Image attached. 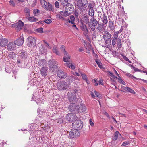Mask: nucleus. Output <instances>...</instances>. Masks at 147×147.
<instances>
[{
  "label": "nucleus",
  "instance_id": "obj_9",
  "mask_svg": "<svg viewBox=\"0 0 147 147\" xmlns=\"http://www.w3.org/2000/svg\"><path fill=\"white\" fill-rule=\"evenodd\" d=\"M88 3L87 0H78L77 1V6L79 9L82 10V7H84Z\"/></svg>",
  "mask_w": 147,
  "mask_h": 147
},
{
  "label": "nucleus",
  "instance_id": "obj_38",
  "mask_svg": "<svg viewBox=\"0 0 147 147\" xmlns=\"http://www.w3.org/2000/svg\"><path fill=\"white\" fill-rule=\"evenodd\" d=\"M24 11L26 13V17H29L30 16V9L28 8H26L24 9Z\"/></svg>",
  "mask_w": 147,
  "mask_h": 147
},
{
  "label": "nucleus",
  "instance_id": "obj_3",
  "mask_svg": "<svg viewBox=\"0 0 147 147\" xmlns=\"http://www.w3.org/2000/svg\"><path fill=\"white\" fill-rule=\"evenodd\" d=\"M70 84L64 81L59 82L57 84L58 88L59 90H65L69 87Z\"/></svg>",
  "mask_w": 147,
  "mask_h": 147
},
{
  "label": "nucleus",
  "instance_id": "obj_29",
  "mask_svg": "<svg viewBox=\"0 0 147 147\" xmlns=\"http://www.w3.org/2000/svg\"><path fill=\"white\" fill-rule=\"evenodd\" d=\"M46 63V61L44 59L40 60L38 62V64L40 66H45Z\"/></svg>",
  "mask_w": 147,
  "mask_h": 147
},
{
  "label": "nucleus",
  "instance_id": "obj_58",
  "mask_svg": "<svg viewBox=\"0 0 147 147\" xmlns=\"http://www.w3.org/2000/svg\"><path fill=\"white\" fill-rule=\"evenodd\" d=\"M36 3H37V1L36 0H35L34 1V2H33V3H32V4L31 5V7H34L36 4Z\"/></svg>",
  "mask_w": 147,
  "mask_h": 147
},
{
  "label": "nucleus",
  "instance_id": "obj_4",
  "mask_svg": "<svg viewBox=\"0 0 147 147\" xmlns=\"http://www.w3.org/2000/svg\"><path fill=\"white\" fill-rule=\"evenodd\" d=\"M98 23V21L94 17H92L90 19L89 25L92 31L94 30L96 26L97 25Z\"/></svg>",
  "mask_w": 147,
  "mask_h": 147
},
{
  "label": "nucleus",
  "instance_id": "obj_48",
  "mask_svg": "<svg viewBox=\"0 0 147 147\" xmlns=\"http://www.w3.org/2000/svg\"><path fill=\"white\" fill-rule=\"evenodd\" d=\"M60 48L61 51L63 52L64 54H65V53H67V52L65 49V46H61Z\"/></svg>",
  "mask_w": 147,
  "mask_h": 147
},
{
  "label": "nucleus",
  "instance_id": "obj_47",
  "mask_svg": "<svg viewBox=\"0 0 147 147\" xmlns=\"http://www.w3.org/2000/svg\"><path fill=\"white\" fill-rule=\"evenodd\" d=\"M56 18L58 19H61L62 20H65V18L63 17L62 15L60 14H58L56 15Z\"/></svg>",
  "mask_w": 147,
  "mask_h": 147
},
{
  "label": "nucleus",
  "instance_id": "obj_45",
  "mask_svg": "<svg viewBox=\"0 0 147 147\" xmlns=\"http://www.w3.org/2000/svg\"><path fill=\"white\" fill-rule=\"evenodd\" d=\"M44 101V100L42 99L39 98L36 100V102L38 104H40L42 103Z\"/></svg>",
  "mask_w": 147,
  "mask_h": 147
},
{
  "label": "nucleus",
  "instance_id": "obj_42",
  "mask_svg": "<svg viewBox=\"0 0 147 147\" xmlns=\"http://www.w3.org/2000/svg\"><path fill=\"white\" fill-rule=\"evenodd\" d=\"M117 44L118 48H121L122 46V45L121 44V40L119 38L117 39Z\"/></svg>",
  "mask_w": 147,
  "mask_h": 147
},
{
  "label": "nucleus",
  "instance_id": "obj_57",
  "mask_svg": "<svg viewBox=\"0 0 147 147\" xmlns=\"http://www.w3.org/2000/svg\"><path fill=\"white\" fill-rule=\"evenodd\" d=\"M103 81L102 80L100 79L99 81L98 84L99 85H103Z\"/></svg>",
  "mask_w": 147,
  "mask_h": 147
},
{
  "label": "nucleus",
  "instance_id": "obj_28",
  "mask_svg": "<svg viewBox=\"0 0 147 147\" xmlns=\"http://www.w3.org/2000/svg\"><path fill=\"white\" fill-rule=\"evenodd\" d=\"M109 26L110 29L112 31L114 30L115 26H114V22L112 21H109Z\"/></svg>",
  "mask_w": 147,
  "mask_h": 147
},
{
  "label": "nucleus",
  "instance_id": "obj_31",
  "mask_svg": "<svg viewBox=\"0 0 147 147\" xmlns=\"http://www.w3.org/2000/svg\"><path fill=\"white\" fill-rule=\"evenodd\" d=\"M27 19L28 20L31 22H36L38 20V19L33 17H27Z\"/></svg>",
  "mask_w": 147,
  "mask_h": 147
},
{
  "label": "nucleus",
  "instance_id": "obj_61",
  "mask_svg": "<svg viewBox=\"0 0 147 147\" xmlns=\"http://www.w3.org/2000/svg\"><path fill=\"white\" fill-rule=\"evenodd\" d=\"M88 7L90 9H93L92 4L91 3H89L88 5Z\"/></svg>",
  "mask_w": 147,
  "mask_h": 147
},
{
  "label": "nucleus",
  "instance_id": "obj_53",
  "mask_svg": "<svg viewBox=\"0 0 147 147\" xmlns=\"http://www.w3.org/2000/svg\"><path fill=\"white\" fill-rule=\"evenodd\" d=\"M9 4L11 5L13 7H14L15 5V3L13 0H10L9 2Z\"/></svg>",
  "mask_w": 147,
  "mask_h": 147
},
{
  "label": "nucleus",
  "instance_id": "obj_60",
  "mask_svg": "<svg viewBox=\"0 0 147 147\" xmlns=\"http://www.w3.org/2000/svg\"><path fill=\"white\" fill-rule=\"evenodd\" d=\"M128 88V87H125L124 86H123L121 87V88L122 89H123L124 90L126 91H127V89H128L127 88Z\"/></svg>",
  "mask_w": 147,
  "mask_h": 147
},
{
  "label": "nucleus",
  "instance_id": "obj_54",
  "mask_svg": "<svg viewBox=\"0 0 147 147\" xmlns=\"http://www.w3.org/2000/svg\"><path fill=\"white\" fill-rule=\"evenodd\" d=\"M120 33H121V32H119V31L115 32H114L113 36L118 38V34Z\"/></svg>",
  "mask_w": 147,
  "mask_h": 147
},
{
  "label": "nucleus",
  "instance_id": "obj_18",
  "mask_svg": "<svg viewBox=\"0 0 147 147\" xmlns=\"http://www.w3.org/2000/svg\"><path fill=\"white\" fill-rule=\"evenodd\" d=\"M57 74L58 77L61 78H65L67 76L66 73L61 70H58L57 72Z\"/></svg>",
  "mask_w": 147,
  "mask_h": 147
},
{
  "label": "nucleus",
  "instance_id": "obj_46",
  "mask_svg": "<svg viewBox=\"0 0 147 147\" xmlns=\"http://www.w3.org/2000/svg\"><path fill=\"white\" fill-rule=\"evenodd\" d=\"M125 73L126 74V75L128 77H129L131 78H134L135 79H137V78L136 77H134L133 75L130 74L129 73Z\"/></svg>",
  "mask_w": 147,
  "mask_h": 147
},
{
  "label": "nucleus",
  "instance_id": "obj_41",
  "mask_svg": "<svg viewBox=\"0 0 147 147\" xmlns=\"http://www.w3.org/2000/svg\"><path fill=\"white\" fill-rule=\"evenodd\" d=\"M94 11L93 9H90L89 11L88 12V15L89 16H90L92 17H94Z\"/></svg>",
  "mask_w": 147,
  "mask_h": 147
},
{
  "label": "nucleus",
  "instance_id": "obj_43",
  "mask_svg": "<svg viewBox=\"0 0 147 147\" xmlns=\"http://www.w3.org/2000/svg\"><path fill=\"white\" fill-rule=\"evenodd\" d=\"M80 73L81 74L83 80H87L88 79L87 77L86 74L82 73L80 72Z\"/></svg>",
  "mask_w": 147,
  "mask_h": 147
},
{
  "label": "nucleus",
  "instance_id": "obj_10",
  "mask_svg": "<svg viewBox=\"0 0 147 147\" xmlns=\"http://www.w3.org/2000/svg\"><path fill=\"white\" fill-rule=\"evenodd\" d=\"M89 16L87 13L84 14L80 20L81 24H87L89 23Z\"/></svg>",
  "mask_w": 147,
  "mask_h": 147
},
{
  "label": "nucleus",
  "instance_id": "obj_1",
  "mask_svg": "<svg viewBox=\"0 0 147 147\" xmlns=\"http://www.w3.org/2000/svg\"><path fill=\"white\" fill-rule=\"evenodd\" d=\"M48 63L49 68L51 70L54 71L58 67V63L54 59L49 60Z\"/></svg>",
  "mask_w": 147,
  "mask_h": 147
},
{
  "label": "nucleus",
  "instance_id": "obj_19",
  "mask_svg": "<svg viewBox=\"0 0 147 147\" xmlns=\"http://www.w3.org/2000/svg\"><path fill=\"white\" fill-rule=\"evenodd\" d=\"M98 26L97 27V29H98L100 32L102 31L105 29L106 26L103 23H100L98 22Z\"/></svg>",
  "mask_w": 147,
  "mask_h": 147
},
{
  "label": "nucleus",
  "instance_id": "obj_20",
  "mask_svg": "<svg viewBox=\"0 0 147 147\" xmlns=\"http://www.w3.org/2000/svg\"><path fill=\"white\" fill-rule=\"evenodd\" d=\"M48 68L45 67L41 68L40 70V74L42 76L45 77L47 75Z\"/></svg>",
  "mask_w": 147,
  "mask_h": 147
},
{
  "label": "nucleus",
  "instance_id": "obj_52",
  "mask_svg": "<svg viewBox=\"0 0 147 147\" xmlns=\"http://www.w3.org/2000/svg\"><path fill=\"white\" fill-rule=\"evenodd\" d=\"M127 88L128 89L127 91L133 94H134L135 93V91L132 89L130 88L129 87L128 88Z\"/></svg>",
  "mask_w": 147,
  "mask_h": 147
},
{
  "label": "nucleus",
  "instance_id": "obj_55",
  "mask_svg": "<svg viewBox=\"0 0 147 147\" xmlns=\"http://www.w3.org/2000/svg\"><path fill=\"white\" fill-rule=\"evenodd\" d=\"M55 7L57 8H59V3L58 1H56L55 2Z\"/></svg>",
  "mask_w": 147,
  "mask_h": 147
},
{
  "label": "nucleus",
  "instance_id": "obj_11",
  "mask_svg": "<svg viewBox=\"0 0 147 147\" xmlns=\"http://www.w3.org/2000/svg\"><path fill=\"white\" fill-rule=\"evenodd\" d=\"M78 106L76 105V104H70L68 107V109L71 112L74 113H79V111L78 110Z\"/></svg>",
  "mask_w": 147,
  "mask_h": 147
},
{
  "label": "nucleus",
  "instance_id": "obj_21",
  "mask_svg": "<svg viewBox=\"0 0 147 147\" xmlns=\"http://www.w3.org/2000/svg\"><path fill=\"white\" fill-rule=\"evenodd\" d=\"M14 43L13 42H9L7 45V49L10 51H12L16 49V46Z\"/></svg>",
  "mask_w": 147,
  "mask_h": 147
},
{
  "label": "nucleus",
  "instance_id": "obj_63",
  "mask_svg": "<svg viewBox=\"0 0 147 147\" xmlns=\"http://www.w3.org/2000/svg\"><path fill=\"white\" fill-rule=\"evenodd\" d=\"M95 94V95L97 97L99 98V96L100 95V94L98 92L96 91H94Z\"/></svg>",
  "mask_w": 147,
  "mask_h": 147
},
{
  "label": "nucleus",
  "instance_id": "obj_17",
  "mask_svg": "<svg viewBox=\"0 0 147 147\" xmlns=\"http://www.w3.org/2000/svg\"><path fill=\"white\" fill-rule=\"evenodd\" d=\"M78 106V110L79 111V112L82 113L86 111V108L84 105L82 103H80V105H77Z\"/></svg>",
  "mask_w": 147,
  "mask_h": 147
},
{
  "label": "nucleus",
  "instance_id": "obj_26",
  "mask_svg": "<svg viewBox=\"0 0 147 147\" xmlns=\"http://www.w3.org/2000/svg\"><path fill=\"white\" fill-rule=\"evenodd\" d=\"M101 18L103 22V24L106 25L108 23V20L107 19V16L104 13L103 14V16Z\"/></svg>",
  "mask_w": 147,
  "mask_h": 147
},
{
  "label": "nucleus",
  "instance_id": "obj_62",
  "mask_svg": "<svg viewBox=\"0 0 147 147\" xmlns=\"http://www.w3.org/2000/svg\"><path fill=\"white\" fill-rule=\"evenodd\" d=\"M97 80L96 79H94L93 80V81L94 82V83H95V85L97 86L98 84V83L97 82Z\"/></svg>",
  "mask_w": 147,
  "mask_h": 147
},
{
  "label": "nucleus",
  "instance_id": "obj_24",
  "mask_svg": "<svg viewBox=\"0 0 147 147\" xmlns=\"http://www.w3.org/2000/svg\"><path fill=\"white\" fill-rule=\"evenodd\" d=\"M64 56L63 58L64 61L65 62H69L70 59V56L69 54L67 53H65V54H64Z\"/></svg>",
  "mask_w": 147,
  "mask_h": 147
},
{
  "label": "nucleus",
  "instance_id": "obj_8",
  "mask_svg": "<svg viewBox=\"0 0 147 147\" xmlns=\"http://www.w3.org/2000/svg\"><path fill=\"white\" fill-rule=\"evenodd\" d=\"M80 134L79 131L75 129H71L69 133V137L71 139L77 137Z\"/></svg>",
  "mask_w": 147,
  "mask_h": 147
},
{
  "label": "nucleus",
  "instance_id": "obj_2",
  "mask_svg": "<svg viewBox=\"0 0 147 147\" xmlns=\"http://www.w3.org/2000/svg\"><path fill=\"white\" fill-rule=\"evenodd\" d=\"M66 119L69 122L75 121L77 120L78 118L76 115L74 113H68L66 116Z\"/></svg>",
  "mask_w": 147,
  "mask_h": 147
},
{
  "label": "nucleus",
  "instance_id": "obj_59",
  "mask_svg": "<svg viewBox=\"0 0 147 147\" xmlns=\"http://www.w3.org/2000/svg\"><path fill=\"white\" fill-rule=\"evenodd\" d=\"M72 63H66L65 64V65H66L68 67L70 68L71 65Z\"/></svg>",
  "mask_w": 147,
  "mask_h": 147
},
{
  "label": "nucleus",
  "instance_id": "obj_49",
  "mask_svg": "<svg viewBox=\"0 0 147 147\" xmlns=\"http://www.w3.org/2000/svg\"><path fill=\"white\" fill-rule=\"evenodd\" d=\"M44 21L45 23L48 24H50L52 22L51 20L50 19H45Z\"/></svg>",
  "mask_w": 147,
  "mask_h": 147
},
{
  "label": "nucleus",
  "instance_id": "obj_5",
  "mask_svg": "<svg viewBox=\"0 0 147 147\" xmlns=\"http://www.w3.org/2000/svg\"><path fill=\"white\" fill-rule=\"evenodd\" d=\"M83 123L82 121L77 120L73 123L72 126L74 128V129L77 130H80L82 129L83 126Z\"/></svg>",
  "mask_w": 147,
  "mask_h": 147
},
{
  "label": "nucleus",
  "instance_id": "obj_16",
  "mask_svg": "<svg viewBox=\"0 0 147 147\" xmlns=\"http://www.w3.org/2000/svg\"><path fill=\"white\" fill-rule=\"evenodd\" d=\"M24 37L23 36H20L14 42L15 45L18 46H21L24 43Z\"/></svg>",
  "mask_w": 147,
  "mask_h": 147
},
{
  "label": "nucleus",
  "instance_id": "obj_23",
  "mask_svg": "<svg viewBox=\"0 0 147 147\" xmlns=\"http://www.w3.org/2000/svg\"><path fill=\"white\" fill-rule=\"evenodd\" d=\"M77 78H76L74 76L71 75L67 78V81L69 83L72 82L74 81L77 79Z\"/></svg>",
  "mask_w": 147,
  "mask_h": 147
},
{
  "label": "nucleus",
  "instance_id": "obj_7",
  "mask_svg": "<svg viewBox=\"0 0 147 147\" xmlns=\"http://www.w3.org/2000/svg\"><path fill=\"white\" fill-rule=\"evenodd\" d=\"M27 45L29 47H34L36 44V39L34 37L30 36L27 38Z\"/></svg>",
  "mask_w": 147,
  "mask_h": 147
},
{
  "label": "nucleus",
  "instance_id": "obj_15",
  "mask_svg": "<svg viewBox=\"0 0 147 147\" xmlns=\"http://www.w3.org/2000/svg\"><path fill=\"white\" fill-rule=\"evenodd\" d=\"M74 9V6L71 3H69L65 6V11H67V12L70 13V14L73 12Z\"/></svg>",
  "mask_w": 147,
  "mask_h": 147
},
{
  "label": "nucleus",
  "instance_id": "obj_64",
  "mask_svg": "<svg viewBox=\"0 0 147 147\" xmlns=\"http://www.w3.org/2000/svg\"><path fill=\"white\" fill-rule=\"evenodd\" d=\"M89 123L90 125L92 126H93L94 125V123L92 122V121L91 120V119H90L89 120Z\"/></svg>",
  "mask_w": 147,
  "mask_h": 147
},
{
  "label": "nucleus",
  "instance_id": "obj_40",
  "mask_svg": "<svg viewBox=\"0 0 147 147\" xmlns=\"http://www.w3.org/2000/svg\"><path fill=\"white\" fill-rule=\"evenodd\" d=\"M19 56L21 58H25L26 57V53L25 52H21L20 53Z\"/></svg>",
  "mask_w": 147,
  "mask_h": 147
},
{
  "label": "nucleus",
  "instance_id": "obj_56",
  "mask_svg": "<svg viewBox=\"0 0 147 147\" xmlns=\"http://www.w3.org/2000/svg\"><path fill=\"white\" fill-rule=\"evenodd\" d=\"M38 31L40 33H42L43 32V28H40L38 29Z\"/></svg>",
  "mask_w": 147,
  "mask_h": 147
},
{
  "label": "nucleus",
  "instance_id": "obj_14",
  "mask_svg": "<svg viewBox=\"0 0 147 147\" xmlns=\"http://www.w3.org/2000/svg\"><path fill=\"white\" fill-rule=\"evenodd\" d=\"M44 5H45L44 8L45 9L52 12L54 11V8L53 7L52 5L49 2H48L47 3L46 2L44 3Z\"/></svg>",
  "mask_w": 147,
  "mask_h": 147
},
{
  "label": "nucleus",
  "instance_id": "obj_30",
  "mask_svg": "<svg viewBox=\"0 0 147 147\" xmlns=\"http://www.w3.org/2000/svg\"><path fill=\"white\" fill-rule=\"evenodd\" d=\"M75 19V17L73 16H69V18L68 19V22L72 24H74Z\"/></svg>",
  "mask_w": 147,
  "mask_h": 147
},
{
  "label": "nucleus",
  "instance_id": "obj_39",
  "mask_svg": "<svg viewBox=\"0 0 147 147\" xmlns=\"http://www.w3.org/2000/svg\"><path fill=\"white\" fill-rule=\"evenodd\" d=\"M38 112L39 113L40 115L43 116L44 117H45L47 115V113L45 111H41L40 109H38Z\"/></svg>",
  "mask_w": 147,
  "mask_h": 147
},
{
  "label": "nucleus",
  "instance_id": "obj_25",
  "mask_svg": "<svg viewBox=\"0 0 147 147\" xmlns=\"http://www.w3.org/2000/svg\"><path fill=\"white\" fill-rule=\"evenodd\" d=\"M58 1H60L61 4L63 7H65L69 3L68 2H71V0H58Z\"/></svg>",
  "mask_w": 147,
  "mask_h": 147
},
{
  "label": "nucleus",
  "instance_id": "obj_13",
  "mask_svg": "<svg viewBox=\"0 0 147 147\" xmlns=\"http://www.w3.org/2000/svg\"><path fill=\"white\" fill-rule=\"evenodd\" d=\"M78 99L74 95H69L68 98L70 104H76L78 101Z\"/></svg>",
  "mask_w": 147,
  "mask_h": 147
},
{
  "label": "nucleus",
  "instance_id": "obj_22",
  "mask_svg": "<svg viewBox=\"0 0 147 147\" xmlns=\"http://www.w3.org/2000/svg\"><path fill=\"white\" fill-rule=\"evenodd\" d=\"M7 43V40L5 38H2L0 39V45L4 47L6 45Z\"/></svg>",
  "mask_w": 147,
  "mask_h": 147
},
{
  "label": "nucleus",
  "instance_id": "obj_51",
  "mask_svg": "<svg viewBox=\"0 0 147 147\" xmlns=\"http://www.w3.org/2000/svg\"><path fill=\"white\" fill-rule=\"evenodd\" d=\"M130 143V142L129 141H126L123 142L122 145V146H125L128 145Z\"/></svg>",
  "mask_w": 147,
  "mask_h": 147
},
{
  "label": "nucleus",
  "instance_id": "obj_33",
  "mask_svg": "<svg viewBox=\"0 0 147 147\" xmlns=\"http://www.w3.org/2000/svg\"><path fill=\"white\" fill-rule=\"evenodd\" d=\"M119 134L120 135L119 132L118 131H116L114 133V136L112 137V140L114 141H116L117 139Z\"/></svg>",
  "mask_w": 147,
  "mask_h": 147
},
{
  "label": "nucleus",
  "instance_id": "obj_35",
  "mask_svg": "<svg viewBox=\"0 0 147 147\" xmlns=\"http://www.w3.org/2000/svg\"><path fill=\"white\" fill-rule=\"evenodd\" d=\"M118 38L117 37L113 36L112 38V45L113 46H114L115 45L116 42V41H117Z\"/></svg>",
  "mask_w": 147,
  "mask_h": 147
},
{
  "label": "nucleus",
  "instance_id": "obj_37",
  "mask_svg": "<svg viewBox=\"0 0 147 147\" xmlns=\"http://www.w3.org/2000/svg\"><path fill=\"white\" fill-rule=\"evenodd\" d=\"M95 61L97 64L98 66L100 68H102L103 66L102 63L101 62V61L100 60L95 59Z\"/></svg>",
  "mask_w": 147,
  "mask_h": 147
},
{
  "label": "nucleus",
  "instance_id": "obj_6",
  "mask_svg": "<svg viewBox=\"0 0 147 147\" xmlns=\"http://www.w3.org/2000/svg\"><path fill=\"white\" fill-rule=\"evenodd\" d=\"M11 26L12 27L15 28L16 30L18 31L22 29L24 26V23L21 20H20L17 23L12 24Z\"/></svg>",
  "mask_w": 147,
  "mask_h": 147
},
{
  "label": "nucleus",
  "instance_id": "obj_36",
  "mask_svg": "<svg viewBox=\"0 0 147 147\" xmlns=\"http://www.w3.org/2000/svg\"><path fill=\"white\" fill-rule=\"evenodd\" d=\"M33 12L34 15L36 16H38L40 14V11L37 9H35L33 10Z\"/></svg>",
  "mask_w": 147,
  "mask_h": 147
},
{
  "label": "nucleus",
  "instance_id": "obj_34",
  "mask_svg": "<svg viewBox=\"0 0 147 147\" xmlns=\"http://www.w3.org/2000/svg\"><path fill=\"white\" fill-rule=\"evenodd\" d=\"M53 52L58 55H60V53L57 49L55 46H54L53 48Z\"/></svg>",
  "mask_w": 147,
  "mask_h": 147
},
{
  "label": "nucleus",
  "instance_id": "obj_32",
  "mask_svg": "<svg viewBox=\"0 0 147 147\" xmlns=\"http://www.w3.org/2000/svg\"><path fill=\"white\" fill-rule=\"evenodd\" d=\"M59 13L60 14L63 16L67 17L70 14V13H69L67 12V11H65L64 12L60 11Z\"/></svg>",
  "mask_w": 147,
  "mask_h": 147
},
{
  "label": "nucleus",
  "instance_id": "obj_12",
  "mask_svg": "<svg viewBox=\"0 0 147 147\" xmlns=\"http://www.w3.org/2000/svg\"><path fill=\"white\" fill-rule=\"evenodd\" d=\"M111 34L108 32H106L103 35V37L105 41L106 44L107 45L111 42Z\"/></svg>",
  "mask_w": 147,
  "mask_h": 147
},
{
  "label": "nucleus",
  "instance_id": "obj_44",
  "mask_svg": "<svg viewBox=\"0 0 147 147\" xmlns=\"http://www.w3.org/2000/svg\"><path fill=\"white\" fill-rule=\"evenodd\" d=\"M117 79L118 80V82H119L121 84H122L123 85H125V82L121 79L120 77H118Z\"/></svg>",
  "mask_w": 147,
  "mask_h": 147
},
{
  "label": "nucleus",
  "instance_id": "obj_50",
  "mask_svg": "<svg viewBox=\"0 0 147 147\" xmlns=\"http://www.w3.org/2000/svg\"><path fill=\"white\" fill-rule=\"evenodd\" d=\"M9 57L11 59H14L15 57V55L14 53H11L9 55Z\"/></svg>",
  "mask_w": 147,
  "mask_h": 147
},
{
  "label": "nucleus",
  "instance_id": "obj_27",
  "mask_svg": "<svg viewBox=\"0 0 147 147\" xmlns=\"http://www.w3.org/2000/svg\"><path fill=\"white\" fill-rule=\"evenodd\" d=\"M81 27L82 30L86 34H88V30L86 25L84 24H82Z\"/></svg>",
  "mask_w": 147,
  "mask_h": 147
}]
</instances>
